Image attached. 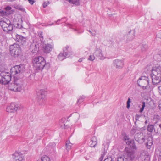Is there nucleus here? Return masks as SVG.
Masks as SVG:
<instances>
[{
	"label": "nucleus",
	"instance_id": "42",
	"mask_svg": "<svg viewBox=\"0 0 161 161\" xmlns=\"http://www.w3.org/2000/svg\"><path fill=\"white\" fill-rule=\"evenodd\" d=\"M104 153H102V154H101V157L99 158V161H102V160H103V157H104Z\"/></svg>",
	"mask_w": 161,
	"mask_h": 161
},
{
	"label": "nucleus",
	"instance_id": "10",
	"mask_svg": "<svg viewBox=\"0 0 161 161\" xmlns=\"http://www.w3.org/2000/svg\"><path fill=\"white\" fill-rule=\"evenodd\" d=\"M15 39L16 41L18 42L19 45L24 46L26 44L27 39L25 37H24L21 35L16 34Z\"/></svg>",
	"mask_w": 161,
	"mask_h": 161
},
{
	"label": "nucleus",
	"instance_id": "23",
	"mask_svg": "<svg viewBox=\"0 0 161 161\" xmlns=\"http://www.w3.org/2000/svg\"><path fill=\"white\" fill-rule=\"evenodd\" d=\"M147 154V153L145 152L141 153L140 156L142 160L149 161L150 158Z\"/></svg>",
	"mask_w": 161,
	"mask_h": 161
},
{
	"label": "nucleus",
	"instance_id": "21",
	"mask_svg": "<svg viewBox=\"0 0 161 161\" xmlns=\"http://www.w3.org/2000/svg\"><path fill=\"white\" fill-rule=\"evenodd\" d=\"M134 34V30H130L126 36L127 40L130 41L133 40L135 37Z\"/></svg>",
	"mask_w": 161,
	"mask_h": 161
},
{
	"label": "nucleus",
	"instance_id": "25",
	"mask_svg": "<svg viewBox=\"0 0 161 161\" xmlns=\"http://www.w3.org/2000/svg\"><path fill=\"white\" fill-rule=\"evenodd\" d=\"M152 137L151 136L149 137L147 139V142L146 143V146L148 149H150L151 146L153 144Z\"/></svg>",
	"mask_w": 161,
	"mask_h": 161
},
{
	"label": "nucleus",
	"instance_id": "41",
	"mask_svg": "<svg viewBox=\"0 0 161 161\" xmlns=\"http://www.w3.org/2000/svg\"><path fill=\"white\" fill-rule=\"evenodd\" d=\"M123 139L125 141H126V140L128 141V140H129V138L128 136L127 135H126L125 136H124Z\"/></svg>",
	"mask_w": 161,
	"mask_h": 161
},
{
	"label": "nucleus",
	"instance_id": "30",
	"mask_svg": "<svg viewBox=\"0 0 161 161\" xmlns=\"http://www.w3.org/2000/svg\"><path fill=\"white\" fill-rule=\"evenodd\" d=\"M69 2L75 4L76 5H79V0H68Z\"/></svg>",
	"mask_w": 161,
	"mask_h": 161
},
{
	"label": "nucleus",
	"instance_id": "49",
	"mask_svg": "<svg viewBox=\"0 0 161 161\" xmlns=\"http://www.w3.org/2000/svg\"><path fill=\"white\" fill-rule=\"evenodd\" d=\"M4 14V12L2 10H0V15L1 16H3V15Z\"/></svg>",
	"mask_w": 161,
	"mask_h": 161
},
{
	"label": "nucleus",
	"instance_id": "3",
	"mask_svg": "<svg viewBox=\"0 0 161 161\" xmlns=\"http://www.w3.org/2000/svg\"><path fill=\"white\" fill-rule=\"evenodd\" d=\"M24 65L22 64L16 65L14 68L11 69L12 74L14 76V79H19V76L24 70Z\"/></svg>",
	"mask_w": 161,
	"mask_h": 161
},
{
	"label": "nucleus",
	"instance_id": "44",
	"mask_svg": "<svg viewBox=\"0 0 161 161\" xmlns=\"http://www.w3.org/2000/svg\"><path fill=\"white\" fill-rule=\"evenodd\" d=\"M29 3L33 5L35 1L34 0H27Z\"/></svg>",
	"mask_w": 161,
	"mask_h": 161
},
{
	"label": "nucleus",
	"instance_id": "54",
	"mask_svg": "<svg viewBox=\"0 0 161 161\" xmlns=\"http://www.w3.org/2000/svg\"><path fill=\"white\" fill-rule=\"evenodd\" d=\"M53 25V23H52L51 24H48L47 26H49V25L51 26V25Z\"/></svg>",
	"mask_w": 161,
	"mask_h": 161
},
{
	"label": "nucleus",
	"instance_id": "31",
	"mask_svg": "<svg viewBox=\"0 0 161 161\" xmlns=\"http://www.w3.org/2000/svg\"><path fill=\"white\" fill-rule=\"evenodd\" d=\"M14 8L22 11H23L24 10L23 8L21 6L17 4H14Z\"/></svg>",
	"mask_w": 161,
	"mask_h": 161
},
{
	"label": "nucleus",
	"instance_id": "15",
	"mask_svg": "<svg viewBox=\"0 0 161 161\" xmlns=\"http://www.w3.org/2000/svg\"><path fill=\"white\" fill-rule=\"evenodd\" d=\"M39 44L37 42H33L31 43L30 47V50L33 53H36L38 51Z\"/></svg>",
	"mask_w": 161,
	"mask_h": 161
},
{
	"label": "nucleus",
	"instance_id": "2",
	"mask_svg": "<svg viewBox=\"0 0 161 161\" xmlns=\"http://www.w3.org/2000/svg\"><path fill=\"white\" fill-rule=\"evenodd\" d=\"M20 79H14V83L10 84L8 86L9 90L15 92H20L22 87L20 83Z\"/></svg>",
	"mask_w": 161,
	"mask_h": 161
},
{
	"label": "nucleus",
	"instance_id": "20",
	"mask_svg": "<svg viewBox=\"0 0 161 161\" xmlns=\"http://www.w3.org/2000/svg\"><path fill=\"white\" fill-rule=\"evenodd\" d=\"M94 55L97 57L99 59H104V58L102 53V51L99 49H97L94 53Z\"/></svg>",
	"mask_w": 161,
	"mask_h": 161
},
{
	"label": "nucleus",
	"instance_id": "16",
	"mask_svg": "<svg viewBox=\"0 0 161 161\" xmlns=\"http://www.w3.org/2000/svg\"><path fill=\"white\" fill-rule=\"evenodd\" d=\"M12 156L13 158L15 159L14 161H24V156L20 152H15Z\"/></svg>",
	"mask_w": 161,
	"mask_h": 161
},
{
	"label": "nucleus",
	"instance_id": "19",
	"mask_svg": "<svg viewBox=\"0 0 161 161\" xmlns=\"http://www.w3.org/2000/svg\"><path fill=\"white\" fill-rule=\"evenodd\" d=\"M151 77L153 85H157L161 82V77L152 75H151Z\"/></svg>",
	"mask_w": 161,
	"mask_h": 161
},
{
	"label": "nucleus",
	"instance_id": "36",
	"mask_svg": "<svg viewBox=\"0 0 161 161\" xmlns=\"http://www.w3.org/2000/svg\"><path fill=\"white\" fill-rule=\"evenodd\" d=\"M67 20V19L65 18H64L61 19H58V20L56 22V23L57 24H58V22L59 21H61L62 22H65Z\"/></svg>",
	"mask_w": 161,
	"mask_h": 161
},
{
	"label": "nucleus",
	"instance_id": "17",
	"mask_svg": "<svg viewBox=\"0 0 161 161\" xmlns=\"http://www.w3.org/2000/svg\"><path fill=\"white\" fill-rule=\"evenodd\" d=\"M113 63L114 66L118 69L122 68L123 66V61L122 60L115 59Z\"/></svg>",
	"mask_w": 161,
	"mask_h": 161
},
{
	"label": "nucleus",
	"instance_id": "32",
	"mask_svg": "<svg viewBox=\"0 0 161 161\" xmlns=\"http://www.w3.org/2000/svg\"><path fill=\"white\" fill-rule=\"evenodd\" d=\"M41 161H50L49 158L46 155H44L41 158Z\"/></svg>",
	"mask_w": 161,
	"mask_h": 161
},
{
	"label": "nucleus",
	"instance_id": "40",
	"mask_svg": "<svg viewBox=\"0 0 161 161\" xmlns=\"http://www.w3.org/2000/svg\"><path fill=\"white\" fill-rule=\"evenodd\" d=\"M141 117V116L139 115L136 114L135 116V119L136 121L135 122V124H136V121L138 120L139 118Z\"/></svg>",
	"mask_w": 161,
	"mask_h": 161
},
{
	"label": "nucleus",
	"instance_id": "50",
	"mask_svg": "<svg viewBox=\"0 0 161 161\" xmlns=\"http://www.w3.org/2000/svg\"><path fill=\"white\" fill-rule=\"evenodd\" d=\"M127 103L126 107H127V108L129 109L130 107V103Z\"/></svg>",
	"mask_w": 161,
	"mask_h": 161
},
{
	"label": "nucleus",
	"instance_id": "57",
	"mask_svg": "<svg viewBox=\"0 0 161 161\" xmlns=\"http://www.w3.org/2000/svg\"><path fill=\"white\" fill-rule=\"evenodd\" d=\"M158 126L159 128H160V129H161V124H159Z\"/></svg>",
	"mask_w": 161,
	"mask_h": 161
},
{
	"label": "nucleus",
	"instance_id": "28",
	"mask_svg": "<svg viewBox=\"0 0 161 161\" xmlns=\"http://www.w3.org/2000/svg\"><path fill=\"white\" fill-rule=\"evenodd\" d=\"M65 120V118H62L59 121V125L63 128H65V124L64 123Z\"/></svg>",
	"mask_w": 161,
	"mask_h": 161
},
{
	"label": "nucleus",
	"instance_id": "47",
	"mask_svg": "<svg viewBox=\"0 0 161 161\" xmlns=\"http://www.w3.org/2000/svg\"><path fill=\"white\" fill-rule=\"evenodd\" d=\"M39 36L40 37L43 38L42 32H41L39 34Z\"/></svg>",
	"mask_w": 161,
	"mask_h": 161
},
{
	"label": "nucleus",
	"instance_id": "38",
	"mask_svg": "<svg viewBox=\"0 0 161 161\" xmlns=\"http://www.w3.org/2000/svg\"><path fill=\"white\" fill-rule=\"evenodd\" d=\"M95 59V57L94 55H91L89 56L88 58V60L91 61H93Z\"/></svg>",
	"mask_w": 161,
	"mask_h": 161
},
{
	"label": "nucleus",
	"instance_id": "9",
	"mask_svg": "<svg viewBox=\"0 0 161 161\" xmlns=\"http://www.w3.org/2000/svg\"><path fill=\"white\" fill-rule=\"evenodd\" d=\"M46 92L42 90H40L37 93L38 102L39 105H42L45 102Z\"/></svg>",
	"mask_w": 161,
	"mask_h": 161
},
{
	"label": "nucleus",
	"instance_id": "1",
	"mask_svg": "<svg viewBox=\"0 0 161 161\" xmlns=\"http://www.w3.org/2000/svg\"><path fill=\"white\" fill-rule=\"evenodd\" d=\"M34 66L37 70H42L44 67H48L49 66L48 63H46L44 58L41 56L35 57L32 60Z\"/></svg>",
	"mask_w": 161,
	"mask_h": 161
},
{
	"label": "nucleus",
	"instance_id": "53",
	"mask_svg": "<svg viewBox=\"0 0 161 161\" xmlns=\"http://www.w3.org/2000/svg\"><path fill=\"white\" fill-rule=\"evenodd\" d=\"M159 109L161 110V101H160L159 104Z\"/></svg>",
	"mask_w": 161,
	"mask_h": 161
},
{
	"label": "nucleus",
	"instance_id": "33",
	"mask_svg": "<svg viewBox=\"0 0 161 161\" xmlns=\"http://www.w3.org/2000/svg\"><path fill=\"white\" fill-rule=\"evenodd\" d=\"M72 145V143H70L69 141V142H68V141H67V143H66V147L67 149L69 150L70 149Z\"/></svg>",
	"mask_w": 161,
	"mask_h": 161
},
{
	"label": "nucleus",
	"instance_id": "51",
	"mask_svg": "<svg viewBox=\"0 0 161 161\" xmlns=\"http://www.w3.org/2000/svg\"><path fill=\"white\" fill-rule=\"evenodd\" d=\"M158 89L159 93L161 95V86L158 87Z\"/></svg>",
	"mask_w": 161,
	"mask_h": 161
},
{
	"label": "nucleus",
	"instance_id": "18",
	"mask_svg": "<svg viewBox=\"0 0 161 161\" xmlns=\"http://www.w3.org/2000/svg\"><path fill=\"white\" fill-rule=\"evenodd\" d=\"M53 48V46L50 44H47L44 45L43 47V51L47 53H49Z\"/></svg>",
	"mask_w": 161,
	"mask_h": 161
},
{
	"label": "nucleus",
	"instance_id": "8",
	"mask_svg": "<svg viewBox=\"0 0 161 161\" xmlns=\"http://www.w3.org/2000/svg\"><path fill=\"white\" fill-rule=\"evenodd\" d=\"M0 25L4 31L8 32L11 31L13 29V25L11 24L10 21L8 20L7 22L4 21H1Z\"/></svg>",
	"mask_w": 161,
	"mask_h": 161
},
{
	"label": "nucleus",
	"instance_id": "12",
	"mask_svg": "<svg viewBox=\"0 0 161 161\" xmlns=\"http://www.w3.org/2000/svg\"><path fill=\"white\" fill-rule=\"evenodd\" d=\"M20 107L14 103H11L10 105L7 107L6 111L7 112L11 113L16 112L17 110H19Z\"/></svg>",
	"mask_w": 161,
	"mask_h": 161
},
{
	"label": "nucleus",
	"instance_id": "39",
	"mask_svg": "<svg viewBox=\"0 0 161 161\" xmlns=\"http://www.w3.org/2000/svg\"><path fill=\"white\" fill-rule=\"evenodd\" d=\"M89 32L92 36H95V35L96 32L95 30H92L91 31L90 30Z\"/></svg>",
	"mask_w": 161,
	"mask_h": 161
},
{
	"label": "nucleus",
	"instance_id": "55",
	"mask_svg": "<svg viewBox=\"0 0 161 161\" xmlns=\"http://www.w3.org/2000/svg\"><path fill=\"white\" fill-rule=\"evenodd\" d=\"M68 26L69 27V28H71L72 25H71L68 24Z\"/></svg>",
	"mask_w": 161,
	"mask_h": 161
},
{
	"label": "nucleus",
	"instance_id": "27",
	"mask_svg": "<svg viewBox=\"0 0 161 161\" xmlns=\"http://www.w3.org/2000/svg\"><path fill=\"white\" fill-rule=\"evenodd\" d=\"M141 49L142 52H144L147 50L148 49V47L147 44H143L141 46Z\"/></svg>",
	"mask_w": 161,
	"mask_h": 161
},
{
	"label": "nucleus",
	"instance_id": "4",
	"mask_svg": "<svg viewBox=\"0 0 161 161\" xmlns=\"http://www.w3.org/2000/svg\"><path fill=\"white\" fill-rule=\"evenodd\" d=\"M11 79V74L8 72H2L0 73V84H8Z\"/></svg>",
	"mask_w": 161,
	"mask_h": 161
},
{
	"label": "nucleus",
	"instance_id": "6",
	"mask_svg": "<svg viewBox=\"0 0 161 161\" xmlns=\"http://www.w3.org/2000/svg\"><path fill=\"white\" fill-rule=\"evenodd\" d=\"M63 53H60L58 56V59L61 60H63L65 58H68L71 57L72 53L70 52L69 47L67 46L64 47L63 48Z\"/></svg>",
	"mask_w": 161,
	"mask_h": 161
},
{
	"label": "nucleus",
	"instance_id": "43",
	"mask_svg": "<svg viewBox=\"0 0 161 161\" xmlns=\"http://www.w3.org/2000/svg\"><path fill=\"white\" fill-rule=\"evenodd\" d=\"M104 161H112V158H107L105 159Z\"/></svg>",
	"mask_w": 161,
	"mask_h": 161
},
{
	"label": "nucleus",
	"instance_id": "7",
	"mask_svg": "<svg viewBox=\"0 0 161 161\" xmlns=\"http://www.w3.org/2000/svg\"><path fill=\"white\" fill-rule=\"evenodd\" d=\"M123 156L127 161L133 160L135 158V153L130 148H125Z\"/></svg>",
	"mask_w": 161,
	"mask_h": 161
},
{
	"label": "nucleus",
	"instance_id": "11",
	"mask_svg": "<svg viewBox=\"0 0 161 161\" xmlns=\"http://www.w3.org/2000/svg\"><path fill=\"white\" fill-rule=\"evenodd\" d=\"M148 78L146 76H142L138 79L137 81V84L139 86L148 85L149 83Z\"/></svg>",
	"mask_w": 161,
	"mask_h": 161
},
{
	"label": "nucleus",
	"instance_id": "34",
	"mask_svg": "<svg viewBox=\"0 0 161 161\" xmlns=\"http://www.w3.org/2000/svg\"><path fill=\"white\" fill-rule=\"evenodd\" d=\"M85 97L84 96L81 97L78 100L77 102V103H79V104H80L82 102L84 99H85Z\"/></svg>",
	"mask_w": 161,
	"mask_h": 161
},
{
	"label": "nucleus",
	"instance_id": "46",
	"mask_svg": "<svg viewBox=\"0 0 161 161\" xmlns=\"http://www.w3.org/2000/svg\"><path fill=\"white\" fill-rule=\"evenodd\" d=\"M147 85H144L141 86H140V87H142L143 90H145L147 89Z\"/></svg>",
	"mask_w": 161,
	"mask_h": 161
},
{
	"label": "nucleus",
	"instance_id": "26",
	"mask_svg": "<svg viewBox=\"0 0 161 161\" xmlns=\"http://www.w3.org/2000/svg\"><path fill=\"white\" fill-rule=\"evenodd\" d=\"M126 143L127 145L132 147L133 148L136 149V146L134 144V140H128L126 142Z\"/></svg>",
	"mask_w": 161,
	"mask_h": 161
},
{
	"label": "nucleus",
	"instance_id": "45",
	"mask_svg": "<svg viewBox=\"0 0 161 161\" xmlns=\"http://www.w3.org/2000/svg\"><path fill=\"white\" fill-rule=\"evenodd\" d=\"M11 8L9 6H7L5 7V9L6 10H11Z\"/></svg>",
	"mask_w": 161,
	"mask_h": 161
},
{
	"label": "nucleus",
	"instance_id": "59",
	"mask_svg": "<svg viewBox=\"0 0 161 161\" xmlns=\"http://www.w3.org/2000/svg\"><path fill=\"white\" fill-rule=\"evenodd\" d=\"M147 122V121H146L145 122L146 123V122Z\"/></svg>",
	"mask_w": 161,
	"mask_h": 161
},
{
	"label": "nucleus",
	"instance_id": "56",
	"mask_svg": "<svg viewBox=\"0 0 161 161\" xmlns=\"http://www.w3.org/2000/svg\"><path fill=\"white\" fill-rule=\"evenodd\" d=\"M82 61V60L81 59H79L78 61L80 62H81Z\"/></svg>",
	"mask_w": 161,
	"mask_h": 161
},
{
	"label": "nucleus",
	"instance_id": "14",
	"mask_svg": "<svg viewBox=\"0 0 161 161\" xmlns=\"http://www.w3.org/2000/svg\"><path fill=\"white\" fill-rule=\"evenodd\" d=\"M145 136L141 133H136L134 136L135 140L140 144H142L144 142L145 140Z\"/></svg>",
	"mask_w": 161,
	"mask_h": 161
},
{
	"label": "nucleus",
	"instance_id": "35",
	"mask_svg": "<svg viewBox=\"0 0 161 161\" xmlns=\"http://www.w3.org/2000/svg\"><path fill=\"white\" fill-rule=\"evenodd\" d=\"M145 106V103L144 102H142V107L140 110V112L141 113L143 112Z\"/></svg>",
	"mask_w": 161,
	"mask_h": 161
},
{
	"label": "nucleus",
	"instance_id": "5",
	"mask_svg": "<svg viewBox=\"0 0 161 161\" xmlns=\"http://www.w3.org/2000/svg\"><path fill=\"white\" fill-rule=\"evenodd\" d=\"M9 49L11 55L14 57L19 56L21 52L19 45L17 44L10 46Z\"/></svg>",
	"mask_w": 161,
	"mask_h": 161
},
{
	"label": "nucleus",
	"instance_id": "37",
	"mask_svg": "<svg viewBox=\"0 0 161 161\" xmlns=\"http://www.w3.org/2000/svg\"><path fill=\"white\" fill-rule=\"evenodd\" d=\"M15 27H16L17 28L19 29H21L22 27V25L18 23H17L15 24Z\"/></svg>",
	"mask_w": 161,
	"mask_h": 161
},
{
	"label": "nucleus",
	"instance_id": "13",
	"mask_svg": "<svg viewBox=\"0 0 161 161\" xmlns=\"http://www.w3.org/2000/svg\"><path fill=\"white\" fill-rule=\"evenodd\" d=\"M151 75L161 77V67L158 66L154 67L152 70Z\"/></svg>",
	"mask_w": 161,
	"mask_h": 161
},
{
	"label": "nucleus",
	"instance_id": "29",
	"mask_svg": "<svg viewBox=\"0 0 161 161\" xmlns=\"http://www.w3.org/2000/svg\"><path fill=\"white\" fill-rule=\"evenodd\" d=\"M115 161H127L123 156H119L115 159Z\"/></svg>",
	"mask_w": 161,
	"mask_h": 161
},
{
	"label": "nucleus",
	"instance_id": "22",
	"mask_svg": "<svg viewBox=\"0 0 161 161\" xmlns=\"http://www.w3.org/2000/svg\"><path fill=\"white\" fill-rule=\"evenodd\" d=\"M97 138L95 136L92 137L90 141L89 142V145L91 147H94L97 144Z\"/></svg>",
	"mask_w": 161,
	"mask_h": 161
},
{
	"label": "nucleus",
	"instance_id": "52",
	"mask_svg": "<svg viewBox=\"0 0 161 161\" xmlns=\"http://www.w3.org/2000/svg\"><path fill=\"white\" fill-rule=\"evenodd\" d=\"M131 102V100L130 98H128V100L127 102V103H130Z\"/></svg>",
	"mask_w": 161,
	"mask_h": 161
},
{
	"label": "nucleus",
	"instance_id": "58",
	"mask_svg": "<svg viewBox=\"0 0 161 161\" xmlns=\"http://www.w3.org/2000/svg\"><path fill=\"white\" fill-rule=\"evenodd\" d=\"M15 0H9V1L10 2H13L14 1H15Z\"/></svg>",
	"mask_w": 161,
	"mask_h": 161
},
{
	"label": "nucleus",
	"instance_id": "48",
	"mask_svg": "<svg viewBox=\"0 0 161 161\" xmlns=\"http://www.w3.org/2000/svg\"><path fill=\"white\" fill-rule=\"evenodd\" d=\"M47 5H48V3H45V2H44L43 4V8H45L47 6Z\"/></svg>",
	"mask_w": 161,
	"mask_h": 161
},
{
	"label": "nucleus",
	"instance_id": "24",
	"mask_svg": "<svg viewBox=\"0 0 161 161\" xmlns=\"http://www.w3.org/2000/svg\"><path fill=\"white\" fill-rule=\"evenodd\" d=\"M156 125H149L147 128V130L149 132H152L153 131V129H154V132L156 133H158V130H156Z\"/></svg>",
	"mask_w": 161,
	"mask_h": 161
}]
</instances>
